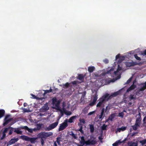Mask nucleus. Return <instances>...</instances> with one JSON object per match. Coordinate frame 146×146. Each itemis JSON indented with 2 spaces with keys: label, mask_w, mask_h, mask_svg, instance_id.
<instances>
[{
  "label": "nucleus",
  "mask_w": 146,
  "mask_h": 146,
  "mask_svg": "<svg viewBox=\"0 0 146 146\" xmlns=\"http://www.w3.org/2000/svg\"><path fill=\"white\" fill-rule=\"evenodd\" d=\"M63 110L64 111V113L67 115H70L72 114L71 112L70 111H66V110L64 108V107L63 108Z\"/></svg>",
  "instance_id": "aec40b11"
},
{
  "label": "nucleus",
  "mask_w": 146,
  "mask_h": 146,
  "mask_svg": "<svg viewBox=\"0 0 146 146\" xmlns=\"http://www.w3.org/2000/svg\"><path fill=\"white\" fill-rule=\"evenodd\" d=\"M136 88V86L133 84L130 86L127 90V92H129L131 90L134 89Z\"/></svg>",
  "instance_id": "f8f14e48"
},
{
  "label": "nucleus",
  "mask_w": 146,
  "mask_h": 146,
  "mask_svg": "<svg viewBox=\"0 0 146 146\" xmlns=\"http://www.w3.org/2000/svg\"><path fill=\"white\" fill-rule=\"evenodd\" d=\"M63 88H67L69 86V84L68 82H67L64 84H63Z\"/></svg>",
  "instance_id": "2f4dec72"
},
{
  "label": "nucleus",
  "mask_w": 146,
  "mask_h": 146,
  "mask_svg": "<svg viewBox=\"0 0 146 146\" xmlns=\"http://www.w3.org/2000/svg\"><path fill=\"white\" fill-rule=\"evenodd\" d=\"M8 129V128H5L3 131V133H6L7 132V131Z\"/></svg>",
  "instance_id": "5fc2aeb1"
},
{
  "label": "nucleus",
  "mask_w": 146,
  "mask_h": 146,
  "mask_svg": "<svg viewBox=\"0 0 146 146\" xmlns=\"http://www.w3.org/2000/svg\"><path fill=\"white\" fill-rule=\"evenodd\" d=\"M53 146H57L56 141H54Z\"/></svg>",
  "instance_id": "774afa93"
},
{
  "label": "nucleus",
  "mask_w": 146,
  "mask_h": 146,
  "mask_svg": "<svg viewBox=\"0 0 146 146\" xmlns=\"http://www.w3.org/2000/svg\"><path fill=\"white\" fill-rule=\"evenodd\" d=\"M120 54H118L115 57V59L116 60H117L118 58H119L120 57Z\"/></svg>",
  "instance_id": "bf43d9fd"
},
{
  "label": "nucleus",
  "mask_w": 146,
  "mask_h": 146,
  "mask_svg": "<svg viewBox=\"0 0 146 146\" xmlns=\"http://www.w3.org/2000/svg\"><path fill=\"white\" fill-rule=\"evenodd\" d=\"M90 107L89 106H88L86 107L83 110V111L84 114L88 112V111L90 109Z\"/></svg>",
  "instance_id": "f3484780"
},
{
  "label": "nucleus",
  "mask_w": 146,
  "mask_h": 146,
  "mask_svg": "<svg viewBox=\"0 0 146 146\" xmlns=\"http://www.w3.org/2000/svg\"><path fill=\"white\" fill-rule=\"evenodd\" d=\"M78 125L79 126H80V128L78 130V131H80L81 133H84V131L83 130V127L82 126V125L80 123H78Z\"/></svg>",
  "instance_id": "4be33fe9"
},
{
  "label": "nucleus",
  "mask_w": 146,
  "mask_h": 146,
  "mask_svg": "<svg viewBox=\"0 0 146 146\" xmlns=\"http://www.w3.org/2000/svg\"><path fill=\"white\" fill-rule=\"evenodd\" d=\"M86 76V74L83 75V74H78V79L82 81V82H84V78Z\"/></svg>",
  "instance_id": "9d476101"
},
{
  "label": "nucleus",
  "mask_w": 146,
  "mask_h": 146,
  "mask_svg": "<svg viewBox=\"0 0 146 146\" xmlns=\"http://www.w3.org/2000/svg\"><path fill=\"white\" fill-rule=\"evenodd\" d=\"M22 128L23 129H25L27 130L29 129L28 127L27 126H23L22 127Z\"/></svg>",
  "instance_id": "864d4df0"
},
{
  "label": "nucleus",
  "mask_w": 146,
  "mask_h": 146,
  "mask_svg": "<svg viewBox=\"0 0 146 146\" xmlns=\"http://www.w3.org/2000/svg\"><path fill=\"white\" fill-rule=\"evenodd\" d=\"M128 145L129 146H137V143L132 141H130L128 143Z\"/></svg>",
  "instance_id": "ddd939ff"
},
{
  "label": "nucleus",
  "mask_w": 146,
  "mask_h": 146,
  "mask_svg": "<svg viewBox=\"0 0 146 146\" xmlns=\"http://www.w3.org/2000/svg\"><path fill=\"white\" fill-rule=\"evenodd\" d=\"M12 120V118H10L9 120H4L3 125L5 126L9 123Z\"/></svg>",
  "instance_id": "2eb2a0df"
},
{
  "label": "nucleus",
  "mask_w": 146,
  "mask_h": 146,
  "mask_svg": "<svg viewBox=\"0 0 146 146\" xmlns=\"http://www.w3.org/2000/svg\"><path fill=\"white\" fill-rule=\"evenodd\" d=\"M132 79V77H131L130 78H129L127 81V82H126L125 84H129L131 80V79Z\"/></svg>",
  "instance_id": "37998d69"
},
{
  "label": "nucleus",
  "mask_w": 146,
  "mask_h": 146,
  "mask_svg": "<svg viewBox=\"0 0 146 146\" xmlns=\"http://www.w3.org/2000/svg\"><path fill=\"white\" fill-rule=\"evenodd\" d=\"M139 125H138L136 123H135L134 125L131 126L133 129L134 130H136L137 128V127H139Z\"/></svg>",
  "instance_id": "393cba45"
},
{
  "label": "nucleus",
  "mask_w": 146,
  "mask_h": 146,
  "mask_svg": "<svg viewBox=\"0 0 146 146\" xmlns=\"http://www.w3.org/2000/svg\"><path fill=\"white\" fill-rule=\"evenodd\" d=\"M120 143V140H118L116 141L115 142L113 143L112 145L113 146H118V145L121 144Z\"/></svg>",
  "instance_id": "cd10ccee"
},
{
  "label": "nucleus",
  "mask_w": 146,
  "mask_h": 146,
  "mask_svg": "<svg viewBox=\"0 0 146 146\" xmlns=\"http://www.w3.org/2000/svg\"><path fill=\"white\" fill-rule=\"evenodd\" d=\"M58 101L56 98H53L52 99V104L53 106L54 105V104L57 102Z\"/></svg>",
  "instance_id": "c9c22d12"
},
{
  "label": "nucleus",
  "mask_w": 146,
  "mask_h": 146,
  "mask_svg": "<svg viewBox=\"0 0 146 146\" xmlns=\"http://www.w3.org/2000/svg\"><path fill=\"white\" fill-rule=\"evenodd\" d=\"M96 102H95L94 101H93L92 102L90 103L89 104V105L88 106H94V105H95V104Z\"/></svg>",
  "instance_id": "c03bdc74"
},
{
  "label": "nucleus",
  "mask_w": 146,
  "mask_h": 146,
  "mask_svg": "<svg viewBox=\"0 0 146 146\" xmlns=\"http://www.w3.org/2000/svg\"><path fill=\"white\" fill-rule=\"evenodd\" d=\"M141 119V116L139 117H137L136 118L135 123H137L138 125H140Z\"/></svg>",
  "instance_id": "a211bd4d"
},
{
  "label": "nucleus",
  "mask_w": 146,
  "mask_h": 146,
  "mask_svg": "<svg viewBox=\"0 0 146 146\" xmlns=\"http://www.w3.org/2000/svg\"><path fill=\"white\" fill-rule=\"evenodd\" d=\"M107 125L105 124H104L101 127V129L102 131H104L106 130V127Z\"/></svg>",
  "instance_id": "c85d7f7f"
},
{
  "label": "nucleus",
  "mask_w": 146,
  "mask_h": 146,
  "mask_svg": "<svg viewBox=\"0 0 146 146\" xmlns=\"http://www.w3.org/2000/svg\"><path fill=\"white\" fill-rule=\"evenodd\" d=\"M127 138H125L123 141H121L120 139V142L121 144L122 143H125V141L127 140Z\"/></svg>",
  "instance_id": "49530a36"
},
{
  "label": "nucleus",
  "mask_w": 146,
  "mask_h": 146,
  "mask_svg": "<svg viewBox=\"0 0 146 146\" xmlns=\"http://www.w3.org/2000/svg\"><path fill=\"white\" fill-rule=\"evenodd\" d=\"M31 95L32 96V98L34 99H36V96H35V95H34L33 94H31Z\"/></svg>",
  "instance_id": "6e6d98bb"
},
{
  "label": "nucleus",
  "mask_w": 146,
  "mask_h": 146,
  "mask_svg": "<svg viewBox=\"0 0 146 146\" xmlns=\"http://www.w3.org/2000/svg\"><path fill=\"white\" fill-rule=\"evenodd\" d=\"M60 101L59 100L57 102L55 103L54 104V105H55V106L56 108H55L56 109H57L58 110H59V109H60L59 108V104H60Z\"/></svg>",
  "instance_id": "6ab92c4d"
},
{
  "label": "nucleus",
  "mask_w": 146,
  "mask_h": 146,
  "mask_svg": "<svg viewBox=\"0 0 146 146\" xmlns=\"http://www.w3.org/2000/svg\"><path fill=\"white\" fill-rule=\"evenodd\" d=\"M137 63L136 62H133V61L131 62H126L125 63V64L127 67L134 66L137 65Z\"/></svg>",
  "instance_id": "0eeeda50"
},
{
  "label": "nucleus",
  "mask_w": 146,
  "mask_h": 146,
  "mask_svg": "<svg viewBox=\"0 0 146 146\" xmlns=\"http://www.w3.org/2000/svg\"><path fill=\"white\" fill-rule=\"evenodd\" d=\"M20 138L23 140L30 141L32 143H35L36 142V140L37 139V138L36 137L30 138L27 136L24 135L20 136Z\"/></svg>",
  "instance_id": "20e7f679"
},
{
  "label": "nucleus",
  "mask_w": 146,
  "mask_h": 146,
  "mask_svg": "<svg viewBox=\"0 0 146 146\" xmlns=\"http://www.w3.org/2000/svg\"><path fill=\"white\" fill-rule=\"evenodd\" d=\"M42 108L43 110H45V111L48 110H49V108L47 105L46 106H43Z\"/></svg>",
  "instance_id": "58836bf2"
},
{
  "label": "nucleus",
  "mask_w": 146,
  "mask_h": 146,
  "mask_svg": "<svg viewBox=\"0 0 146 146\" xmlns=\"http://www.w3.org/2000/svg\"><path fill=\"white\" fill-rule=\"evenodd\" d=\"M10 115H6L4 119V120H9V118L10 117Z\"/></svg>",
  "instance_id": "09e8293b"
},
{
  "label": "nucleus",
  "mask_w": 146,
  "mask_h": 146,
  "mask_svg": "<svg viewBox=\"0 0 146 146\" xmlns=\"http://www.w3.org/2000/svg\"><path fill=\"white\" fill-rule=\"evenodd\" d=\"M121 70V68L120 67L119 65H118V68L117 69V71H115L113 73L115 74L118 71Z\"/></svg>",
  "instance_id": "4c0bfd02"
},
{
  "label": "nucleus",
  "mask_w": 146,
  "mask_h": 146,
  "mask_svg": "<svg viewBox=\"0 0 146 146\" xmlns=\"http://www.w3.org/2000/svg\"><path fill=\"white\" fill-rule=\"evenodd\" d=\"M52 91V89L51 88H50V90H46L44 91V93L46 94L47 93H48L50 92H51Z\"/></svg>",
  "instance_id": "a19ab883"
},
{
  "label": "nucleus",
  "mask_w": 146,
  "mask_h": 146,
  "mask_svg": "<svg viewBox=\"0 0 146 146\" xmlns=\"http://www.w3.org/2000/svg\"><path fill=\"white\" fill-rule=\"evenodd\" d=\"M61 138L60 137H58L56 138V141L58 145H60V141H61Z\"/></svg>",
  "instance_id": "c756f323"
},
{
  "label": "nucleus",
  "mask_w": 146,
  "mask_h": 146,
  "mask_svg": "<svg viewBox=\"0 0 146 146\" xmlns=\"http://www.w3.org/2000/svg\"><path fill=\"white\" fill-rule=\"evenodd\" d=\"M81 141L80 142V143L82 146H83L85 144L87 145H93L95 144L96 143V141L95 140L96 139V138L94 137H93L94 139L92 140H88L85 141L83 136L81 137Z\"/></svg>",
  "instance_id": "f03ea898"
},
{
  "label": "nucleus",
  "mask_w": 146,
  "mask_h": 146,
  "mask_svg": "<svg viewBox=\"0 0 146 146\" xmlns=\"http://www.w3.org/2000/svg\"><path fill=\"white\" fill-rule=\"evenodd\" d=\"M127 127H126L122 126L121 128H117V131H116V133H117V131H118L119 132H120L121 131H124L126 129Z\"/></svg>",
  "instance_id": "9b49d317"
},
{
  "label": "nucleus",
  "mask_w": 146,
  "mask_h": 146,
  "mask_svg": "<svg viewBox=\"0 0 146 146\" xmlns=\"http://www.w3.org/2000/svg\"><path fill=\"white\" fill-rule=\"evenodd\" d=\"M27 131L31 133H32L33 132V130L32 129H29H29H28Z\"/></svg>",
  "instance_id": "13d9d810"
},
{
  "label": "nucleus",
  "mask_w": 146,
  "mask_h": 146,
  "mask_svg": "<svg viewBox=\"0 0 146 146\" xmlns=\"http://www.w3.org/2000/svg\"><path fill=\"white\" fill-rule=\"evenodd\" d=\"M79 121L80 123H82L84 124L85 123V120L84 119H80Z\"/></svg>",
  "instance_id": "79ce46f5"
},
{
  "label": "nucleus",
  "mask_w": 146,
  "mask_h": 146,
  "mask_svg": "<svg viewBox=\"0 0 146 146\" xmlns=\"http://www.w3.org/2000/svg\"><path fill=\"white\" fill-rule=\"evenodd\" d=\"M105 109L104 108H103L102 109V111H101V114H104V113L105 112Z\"/></svg>",
  "instance_id": "4d7b16f0"
},
{
  "label": "nucleus",
  "mask_w": 146,
  "mask_h": 146,
  "mask_svg": "<svg viewBox=\"0 0 146 146\" xmlns=\"http://www.w3.org/2000/svg\"><path fill=\"white\" fill-rule=\"evenodd\" d=\"M72 83L73 84H76L77 83V82L75 81H74L73 82H72Z\"/></svg>",
  "instance_id": "338daca9"
},
{
  "label": "nucleus",
  "mask_w": 146,
  "mask_h": 146,
  "mask_svg": "<svg viewBox=\"0 0 146 146\" xmlns=\"http://www.w3.org/2000/svg\"><path fill=\"white\" fill-rule=\"evenodd\" d=\"M143 121L144 123H146V115L144 117Z\"/></svg>",
  "instance_id": "052dcab7"
},
{
  "label": "nucleus",
  "mask_w": 146,
  "mask_h": 146,
  "mask_svg": "<svg viewBox=\"0 0 146 146\" xmlns=\"http://www.w3.org/2000/svg\"><path fill=\"white\" fill-rule=\"evenodd\" d=\"M118 115L119 116L123 117L124 113L123 112H120L119 113Z\"/></svg>",
  "instance_id": "a18cd8bd"
},
{
  "label": "nucleus",
  "mask_w": 146,
  "mask_h": 146,
  "mask_svg": "<svg viewBox=\"0 0 146 146\" xmlns=\"http://www.w3.org/2000/svg\"><path fill=\"white\" fill-rule=\"evenodd\" d=\"M115 116V113H113L111 114L109 116V119H110V120L112 121L113 119L114 118Z\"/></svg>",
  "instance_id": "412c9836"
},
{
  "label": "nucleus",
  "mask_w": 146,
  "mask_h": 146,
  "mask_svg": "<svg viewBox=\"0 0 146 146\" xmlns=\"http://www.w3.org/2000/svg\"><path fill=\"white\" fill-rule=\"evenodd\" d=\"M40 141H41V145L42 146L43 145H44V141L43 139H41Z\"/></svg>",
  "instance_id": "3c124183"
},
{
  "label": "nucleus",
  "mask_w": 146,
  "mask_h": 146,
  "mask_svg": "<svg viewBox=\"0 0 146 146\" xmlns=\"http://www.w3.org/2000/svg\"><path fill=\"white\" fill-rule=\"evenodd\" d=\"M58 123V122L57 121L52 123L48 127H45L44 129L46 131H49L55 128L57 126Z\"/></svg>",
  "instance_id": "423d86ee"
},
{
  "label": "nucleus",
  "mask_w": 146,
  "mask_h": 146,
  "mask_svg": "<svg viewBox=\"0 0 146 146\" xmlns=\"http://www.w3.org/2000/svg\"><path fill=\"white\" fill-rule=\"evenodd\" d=\"M43 125L42 123H38L36 125V130H39L41 128L42 126Z\"/></svg>",
  "instance_id": "5701e85b"
},
{
  "label": "nucleus",
  "mask_w": 146,
  "mask_h": 146,
  "mask_svg": "<svg viewBox=\"0 0 146 146\" xmlns=\"http://www.w3.org/2000/svg\"><path fill=\"white\" fill-rule=\"evenodd\" d=\"M145 89V88L144 87H143V86H142L139 89V91H143Z\"/></svg>",
  "instance_id": "de8ad7c7"
},
{
  "label": "nucleus",
  "mask_w": 146,
  "mask_h": 146,
  "mask_svg": "<svg viewBox=\"0 0 146 146\" xmlns=\"http://www.w3.org/2000/svg\"><path fill=\"white\" fill-rule=\"evenodd\" d=\"M98 95H97V93L96 92L94 95V98L93 101L95 102H96L98 97Z\"/></svg>",
  "instance_id": "bb28decb"
},
{
  "label": "nucleus",
  "mask_w": 146,
  "mask_h": 146,
  "mask_svg": "<svg viewBox=\"0 0 146 146\" xmlns=\"http://www.w3.org/2000/svg\"><path fill=\"white\" fill-rule=\"evenodd\" d=\"M13 130L12 129H11L10 130L9 133V135H11L13 133Z\"/></svg>",
  "instance_id": "0e129e2a"
},
{
  "label": "nucleus",
  "mask_w": 146,
  "mask_h": 146,
  "mask_svg": "<svg viewBox=\"0 0 146 146\" xmlns=\"http://www.w3.org/2000/svg\"><path fill=\"white\" fill-rule=\"evenodd\" d=\"M143 87H144L145 89H146V81L145 83L143 84Z\"/></svg>",
  "instance_id": "69168bd1"
},
{
  "label": "nucleus",
  "mask_w": 146,
  "mask_h": 146,
  "mask_svg": "<svg viewBox=\"0 0 146 146\" xmlns=\"http://www.w3.org/2000/svg\"><path fill=\"white\" fill-rule=\"evenodd\" d=\"M103 61H104V62L105 64H107V63H108V62H109L108 60L107 59H105V60H104Z\"/></svg>",
  "instance_id": "603ef678"
},
{
  "label": "nucleus",
  "mask_w": 146,
  "mask_h": 146,
  "mask_svg": "<svg viewBox=\"0 0 146 146\" xmlns=\"http://www.w3.org/2000/svg\"><path fill=\"white\" fill-rule=\"evenodd\" d=\"M60 111V114L59 116V118H61V117H62L64 115V111H63L61 109H59V110Z\"/></svg>",
  "instance_id": "72a5a7b5"
},
{
  "label": "nucleus",
  "mask_w": 146,
  "mask_h": 146,
  "mask_svg": "<svg viewBox=\"0 0 146 146\" xmlns=\"http://www.w3.org/2000/svg\"><path fill=\"white\" fill-rule=\"evenodd\" d=\"M70 135L72 136L75 139H76L77 138L76 136L72 131L71 132V133H70Z\"/></svg>",
  "instance_id": "e433bc0d"
},
{
  "label": "nucleus",
  "mask_w": 146,
  "mask_h": 146,
  "mask_svg": "<svg viewBox=\"0 0 146 146\" xmlns=\"http://www.w3.org/2000/svg\"><path fill=\"white\" fill-rule=\"evenodd\" d=\"M139 142L142 145H143L146 143V139H144L143 140H140L139 141Z\"/></svg>",
  "instance_id": "f704fd0d"
},
{
  "label": "nucleus",
  "mask_w": 146,
  "mask_h": 146,
  "mask_svg": "<svg viewBox=\"0 0 146 146\" xmlns=\"http://www.w3.org/2000/svg\"><path fill=\"white\" fill-rule=\"evenodd\" d=\"M90 128L91 132H93L94 131V126L92 125H90Z\"/></svg>",
  "instance_id": "7c9ffc66"
},
{
  "label": "nucleus",
  "mask_w": 146,
  "mask_h": 146,
  "mask_svg": "<svg viewBox=\"0 0 146 146\" xmlns=\"http://www.w3.org/2000/svg\"><path fill=\"white\" fill-rule=\"evenodd\" d=\"M5 113V111L3 110H0V118L3 117Z\"/></svg>",
  "instance_id": "b1692460"
},
{
  "label": "nucleus",
  "mask_w": 146,
  "mask_h": 146,
  "mask_svg": "<svg viewBox=\"0 0 146 146\" xmlns=\"http://www.w3.org/2000/svg\"><path fill=\"white\" fill-rule=\"evenodd\" d=\"M141 54L143 56L146 55V50H145Z\"/></svg>",
  "instance_id": "680f3d73"
},
{
  "label": "nucleus",
  "mask_w": 146,
  "mask_h": 146,
  "mask_svg": "<svg viewBox=\"0 0 146 146\" xmlns=\"http://www.w3.org/2000/svg\"><path fill=\"white\" fill-rule=\"evenodd\" d=\"M135 58L137 60H141V58L140 57L138 56L137 54H135L134 55Z\"/></svg>",
  "instance_id": "ea45409f"
},
{
  "label": "nucleus",
  "mask_w": 146,
  "mask_h": 146,
  "mask_svg": "<svg viewBox=\"0 0 146 146\" xmlns=\"http://www.w3.org/2000/svg\"><path fill=\"white\" fill-rule=\"evenodd\" d=\"M19 139L18 138H12L10 141H9L7 143V146L11 145L12 144L15 143Z\"/></svg>",
  "instance_id": "6e6552de"
},
{
  "label": "nucleus",
  "mask_w": 146,
  "mask_h": 146,
  "mask_svg": "<svg viewBox=\"0 0 146 146\" xmlns=\"http://www.w3.org/2000/svg\"><path fill=\"white\" fill-rule=\"evenodd\" d=\"M68 119H66L64 121L60 124L58 129L59 131H61L66 128L68 126Z\"/></svg>",
  "instance_id": "39448f33"
},
{
  "label": "nucleus",
  "mask_w": 146,
  "mask_h": 146,
  "mask_svg": "<svg viewBox=\"0 0 146 146\" xmlns=\"http://www.w3.org/2000/svg\"><path fill=\"white\" fill-rule=\"evenodd\" d=\"M118 94V92H115L111 94L110 95L109 94V96L107 98V101H108L109 99H111V98L117 96Z\"/></svg>",
  "instance_id": "1a4fd4ad"
},
{
  "label": "nucleus",
  "mask_w": 146,
  "mask_h": 146,
  "mask_svg": "<svg viewBox=\"0 0 146 146\" xmlns=\"http://www.w3.org/2000/svg\"><path fill=\"white\" fill-rule=\"evenodd\" d=\"M129 99L130 100H134L136 99L135 96H134V95L133 94H131L129 97Z\"/></svg>",
  "instance_id": "a878e982"
},
{
  "label": "nucleus",
  "mask_w": 146,
  "mask_h": 146,
  "mask_svg": "<svg viewBox=\"0 0 146 146\" xmlns=\"http://www.w3.org/2000/svg\"><path fill=\"white\" fill-rule=\"evenodd\" d=\"M52 135L53 133L51 132H42L38 133L37 136L38 138H40L41 139H46L47 137H50Z\"/></svg>",
  "instance_id": "7ed1b4c3"
},
{
  "label": "nucleus",
  "mask_w": 146,
  "mask_h": 146,
  "mask_svg": "<svg viewBox=\"0 0 146 146\" xmlns=\"http://www.w3.org/2000/svg\"><path fill=\"white\" fill-rule=\"evenodd\" d=\"M14 132L17 133V134H22V131L19 130V129H15L14 131Z\"/></svg>",
  "instance_id": "473e14b6"
},
{
  "label": "nucleus",
  "mask_w": 146,
  "mask_h": 146,
  "mask_svg": "<svg viewBox=\"0 0 146 146\" xmlns=\"http://www.w3.org/2000/svg\"><path fill=\"white\" fill-rule=\"evenodd\" d=\"M6 136V134L5 133H3L2 137H1V139L3 140Z\"/></svg>",
  "instance_id": "8fccbe9b"
},
{
  "label": "nucleus",
  "mask_w": 146,
  "mask_h": 146,
  "mask_svg": "<svg viewBox=\"0 0 146 146\" xmlns=\"http://www.w3.org/2000/svg\"><path fill=\"white\" fill-rule=\"evenodd\" d=\"M103 114H102L100 113V114L99 115V117L100 119L102 118Z\"/></svg>",
  "instance_id": "e2e57ef3"
},
{
  "label": "nucleus",
  "mask_w": 146,
  "mask_h": 146,
  "mask_svg": "<svg viewBox=\"0 0 146 146\" xmlns=\"http://www.w3.org/2000/svg\"><path fill=\"white\" fill-rule=\"evenodd\" d=\"M77 117L76 115L70 117L68 119V121L70 123H72L73 122V120Z\"/></svg>",
  "instance_id": "dca6fc26"
},
{
  "label": "nucleus",
  "mask_w": 146,
  "mask_h": 146,
  "mask_svg": "<svg viewBox=\"0 0 146 146\" xmlns=\"http://www.w3.org/2000/svg\"><path fill=\"white\" fill-rule=\"evenodd\" d=\"M109 96V94L108 93H106L105 95L103 96L102 97L100 98L99 99V102L96 105L97 107H104V105L105 101H107V98Z\"/></svg>",
  "instance_id": "f257e3e1"
},
{
  "label": "nucleus",
  "mask_w": 146,
  "mask_h": 146,
  "mask_svg": "<svg viewBox=\"0 0 146 146\" xmlns=\"http://www.w3.org/2000/svg\"><path fill=\"white\" fill-rule=\"evenodd\" d=\"M95 69V68L94 66H89L88 67V70L90 73H92Z\"/></svg>",
  "instance_id": "4468645a"
}]
</instances>
